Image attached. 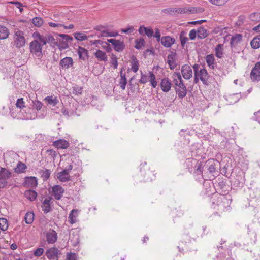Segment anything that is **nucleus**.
<instances>
[{"mask_svg":"<svg viewBox=\"0 0 260 260\" xmlns=\"http://www.w3.org/2000/svg\"><path fill=\"white\" fill-rule=\"evenodd\" d=\"M231 199L224 196L220 195L217 198L213 197L211 207L220 213L229 211L231 209Z\"/></svg>","mask_w":260,"mask_h":260,"instance_id":"1","label":"nucleus"},{"mask_svg":"<svg viewBox=\"0 0 260 260\" xmlns=\"http://www.w3.org/2000/svg\"><path fill=\"white\" fill-rule=\"evenodd\" d=\"M194 71V83H197L200 80L203 84L208 85L209 84V75L207 70L202 68L198 64H194L192 66Z\"/></svg>","mask_w":260,"mask_h":260,"instance_id":"2","label":"nucleus"},{"mask_svg":"<svg viewBox=\"0 0 260 260\" xmlns=\"http://www.w3.org/2000/svg\"><path fill=\"white\" fill-rule=\"evenodd\" d=\"M73 37L64 34H58L56 36V44L59 49L63 50L69 47V44L73 40Z\"/></svg>","mask_w":260,"mask_h":260,"instance_id":"3","label":"nucleus"},{"mask_svg":"<svg viewBox=\"0 0 260 260\" xmlns=\"http://www.w3.org/2000/svg\"><path fill=\"white\" fill-rule=\"evenodd\" d=\"M14 40V44L17 48H20L22 47L25 43L24 34L19 29H16L15 30Z\"/></svg>","mask_w":260,"mask_h":260,"instance_id":"4","label":"nucleus"},{"mask_svg":"<svg viewBox=\"0 0 260 260\" xmlns=\"http://www.w3.org/2000/svg\"><path fill=\"white\" fill-rule=\"evenodd\" d=\"M30 50L35 56L40 57L42 56V45L37 40H34L30 43Z\"/></svg>","mask_w":260,"mask_h":260,"instance_id":"5","label":"nucleus"},{"mask_svg":"<svg viewBox=\"0 0 260 260\" xmlns=\"http://www.w3.org/2000/svg\"><path fill=\"white\" fill-rule=\"evenodd\" d=\"M47 257L49 260H58L61 251L57 248L53 247L48 249L45 253Z\"/></svg>","mask_w":260,"mask_h":260,"instance_id":"6","label":"nucleus"},{"mask_svg":"<svg viewBox=\"0 0 260 260\" xmlns=\"http://www.w3.org/2000/svg\"><path fill=\"white\" fill-rule=\"evenodd\" d=\"M23 116L21 118L25 120H34L37 118H42L43 117V115H38L37 113L34 109L28 108L27 109V111H25L22 114Z\"/></svg>","mask_w":260,"mask_h":260,"instance_id":"7","label":"nucleus"},{"mask_svg":"<svg viewBox=\"0 0 260 260\" xmlns=\"http://www.w3.org/2000/svg\"><path fill=\"white\" fill-rule=\"evenodd\" d=\"M250 78L253 82H258L260 80V62L256 63L252 68L250 74Z\"/></svg>","mask_w":260,"mask_h":260,"instance_id":"8","label":"nucleus"},{"mask_svg":"<svg viewBox=\"0 0 260 260\" xmlns=\"http://www.w3.org/2000/svg\"><path fill=\"white\" fill-rule=\"evenodd\" d=\"M181 75L183 78L189 80L192 77L193 72L191 68L188 64H184L181 69Z\"/></svg>","mask_w":260,"mask_h":260,"instance_id":"9","label":"nucleus"},{"mask_svg":"<svg viewBox=\"0 0 260 260\" xmlns=\"http://www.w3.org/2000/svg\"><path fill=\"white\" fill-rule=\"evenodd\" d=\"M102 26H99L96 28V32L94 36H97L98 38L102 37H115L118 35L117 32H109L108 30H103Z\"/></svg>","mask_w":260,"mask_h":260,"instance_id":"10","label":"nucleus"},{"mask_svg":"<svg viewBox=\"0 0 260 260\" xmlns=\"http://www.w3.org/2000/svg\"><path fill=\"white\" fill-rule=\"evenodd\" d=\"M64 192V189L60 185H56L52 187V193L56 200H60Z\"/></svg>","mask_w":260,"mask_h":260,"instance_id":"11","label":"nucleus"},{"mask_svg":"<svg viewBox=\"0 0 260 260\" xmlns=\"http://www.w3.org/2000/svg\"><path fill=\"white\" fill-rule=\"evenodd\" d=\"M176 94L178 97L180 99H183L187 94V89L186 86L183 82L181 83L178 86L174 87Z\"/></svg>","mask_w":260,"mask_h":260,"instance_id":"12","label":"nucleus"},{"mask_svg":"<svg viewBox=\"0 0 260 260\" xmlns=\"http://www.w3.org/2000/svg\"><path fill=\"white\" fill-rule=\"evenodd\" d=\"M46 237L47 241L49 244H54L57 240V233L52 229H50L47 232Z\"/></svg>","mask_w":260,"mask_h":260,"instance_id":"13","label":"nucleus"},{"mask_svg":"<svg viewBox=\"0 0 260 260\" xmlns=\"http://www.w3.org/2000/svg\"><path fill=\"white\" fill-rule=\"evenodd\" d=\"M161 89L165 92H169L171 88L172 83L170 80L168 78H164L161 79L160 84Z\"/></svg>","mask_w":260,"mask_h":260,"instance_id":"14","label":"nucleus"},{"mask_svg":"<svg viewBox=\"0 0 260 260\" xmlns=\"http://www.w3.org/2000/svg\"><path fill=\"white\" fill-rule=\"evenodd\" d=\"M53 146L57 149H67L70 146V144L68 141L60 139L54 141Z\"/></svg>","mask_w":260,"mask_h":260,"instance_id":"15","label":"nucleus"},{"mask_svg":"<svg viewBox=\"0 0 260 260\" xmlns=\"http://www.w3.org/2000/svg\"><path fill=\"white\" fill-rule=\"evenodd\" d=\"M187 163L191 164V165H194V168H196L195 172L198 174H201L202 173V164L200 161L197 160L193 158H189L187 160Z\"/></svg>","mask_w":260,"mask_h":260,"instance_id":"16","label":"nucleus"},{"mask_svg":"<svg viewBox=\"0 0 260 260\" xmlns=\"http://www.w3.org/2000/svg\"><path fill=\"white\" fill-rule=\"evenodd\" d=\"M139 32L141 35H147L149 38H151L153 36V29L149 27H146L144 26H141L139 28Z\"/></svg>","mask_w":260,"mask_h":260,"instance_id":"17","label":"nucleus"},{"mask_svg":"<svg viewBox=\"0 0 260 260\" xmlns=\"http://www.w3.org/2000/svg\"><path fill=\"white\" fill-rule=\"evenodd\" d=\"M60 66L64 69H69L73 64V60L71 57H66L60 61Z\"/></svg>","mask_w":260,"mask_h":260,"instance_id":"18","label":"nucleus"},{"mask_svg":"<svg viewBox=\"0 0 260 260\" xmlns=\"http://www.w3.org/2000/svg\"><path fill=\"white\" fill-rule=\"evenodd\" d=\"M161 43L166 47H170L175 42V39L170 36L162 37L161 39Z\"/></svg>","mask_w":260,"mask_h":260,"instance_id":"19","label":"nucleus"},{"mask_svg":"<svg viewBox=\"0 0 260 260\" xmlns=\"http://www.w3.org/2000/svg\"><path fill=\"white\" fill-rule=\"evenodd\" d=\"M216 260H234L232 256V252L231 250H227L224 253H220L216 257Z\"/></svg>","mask_w":260,"mask_h":260,"instance_id":"20","label":"nucleus"},{"mask_svg":"<svg viewBox=\"0 0 260 260\" xmlns=\"http://www.w3.org/2000/svg\"><path fill=\"white\" fill-rule=\"evenodd\" d=\"M25 185L30 187H35L38 183L37 178L35 177H27L25 178Z\"/></svg>","mask_w":260,"mask_h":260,"instance_id":"21","label":"nucleus"},{"mask_svg":"<svg viewBox=\"0 0 260 260\" xmlns=\"http://www.w3.org/2000/svg\"><path fill=\"white\" fill-rule=\"evenodd\" d=\"M172 78L174 87L183 82L179 72H174L172 75Z\"/></svg>","mask_w":260,"mask_h":260,"instance_id":"22","label":"nucleus"},{"mask_svg":"<svg viewBox=\"0 0 260 260\" xmlns=\"http://www.w3.org/2000/svg\"><path fill=\"white\" fill-rule=\"evenodd\" d=\"M79 210L78 209H73L69 216V222L73 224L77 222V217L78 216Z\"/></svg>","mask_w":260,"mask_h":260,"instance_id":"23","label":"nucleus"},{"mask_svg":"<svg viewBox=\"0 0 260 260\" xmlns=\"http://www.w3.org/2000/svg\"><path fill=\"white\" fill-rule=\"evenodd\" d=\"M78 54L79 58L83 60L87 59L88 56V50L82 47H79L78 48Z\"/></svg>","mask_w":260,"mask_h":260,"instance_id":"24","label":"nucleus"},{"mask_svg":"<svg viewBox=\"0 0 260 260\" xmlns=\"http://www.w3.org/2000/svg\"><path fill=\"white\" fill-rule=\"evenodd\" d=\"M38 172L43 180L46 181L49 178L51 171L49 169H43L40 170Z\"/></svg>","mask_w":260,"mask_h":260,"instance_id":"25","label":"nucleus"},{"mask_svg":"<svg viewBox=\"0 0 260 260\" xmlns=\"http://www.w3.org/2000/svg\"><path fill=\"white\" fill-rule=\"evenodd\" d=\"M9 30L6 26L0 25V40L7 39L9 35Z\"/></svg>","mask_w":260,"mask_h":260,"instance_id":"26","label":"nucleus"},{"mask_svg":"<svg viewBox=\"0 0 260 260\" xmlns=\"http://www.w3.org/2000/svg\"><path fill=\"white\" fill-rule=\"evenodd\" d=\"M94 55L99 61H106L107 60V56L106 53L100 50H98L94 53Z\"/></svg>","mask_w":260,"mask_h":260,"instance_id":"27","label":"nucleus"},{"mask_svg":"<svg viewBox=\"0 0 260 260\" xmlns=\"http://www.w3.org/2000/svg\"><path fill=\"white\" fill-rule=\"evenodd\" d=\"M174 56H175V53L172 52L167 57V63L171 70L174 69L176 67V63L174 59Z\"/></svg>","mask_w":260,"mask_h":260,"instance_id":"28","label":"nucleus"},{"mask_svg":"<svg viewBox=\"0 0 260 260\" xmlns=\"http://www.w3.org/2000/svg\"><path fill=\"white\" fill-rule=\"evenodd\" d=\"M24 196L30 201H33L36 199L37 193L35 191L29 190L25 191Z\"/></svg>","mask_w":260,"mask_h":260,"instance_id":"29","label":"nucleus"},{"mask_svg":"<svg viewBox=\"0 0 260 260\" xmlns=\"http://www.w3.org/2000/svg\"><path fill=\"white\" fill-rule=\"evenodd\" d=\"M11 176V173L5 168H1L0 171V179H8Z\"/></svg>","mask_w":260,"mask_h":260,"instance_id":"30","label":"nucleus"},{"mask_svg":"<svg viewBox=\"0 0 260 260\" xmlns=\"http://www.w3.org/2000/svg\"><path fill=\"white\" fill-rule=\"evenodd\" d=\"M90 36L93 37V34L87 36L84 32H76L74 34L75 38L79 41L86 40Z\"/></svg>","mask_w":260,"mask_h":260,"instance_id":"31","label":"nucleus"},{"mask_svg":"<svg viewBox=\"0 0 260 260\" xmlns=\"http://www.w3.org/2000/svg\"><path fill=\"white\" fill-rule=\"evenodd\" d=\"M45 101L47 102L48 104L53 106H55L59 102L57 98L54 96H48L45 98Z\"/></svg>","mask_w":260,"mask_h":260,"instance_id":"32","label":"nucleus"},{"mask_svg":"<svg viewBox=\"0 0 260 260\" xmlns=\"http://www.w3.org/2000/svg\"><path fill=\"white\" fill-rule=\"evenodd\" d=\"M206 61L208 66L211 68L214 69L215 67V58L213 54L208 55L206 57Z\"/></svg>","mask_w":260,"mask_h":260,"instance_id":"33","label":"nucleus"},{"mask_svg":"<svg viewBox=\"0 0 260 260\" xmlns=\"http://www.w3.org/2000/svg\"><path fill=\"white\" fill-rule=\"evenodd\" d=\"M31 105V109H34L35 110H37L38 111H40L42 108L43 104L38 100H33L32 101V103Z\"/></svg>","mask_w":260,"mask_h":260,"instance_id":"34","label":"nucleus"},{"mask_svg":"<svg viewBox=\"0 0 260 260\" xmlns=\"http://www.w3.org/2000/svg\"><path fill=\"white\" fill-rule=\"evenodd\" d=\"M218 186L221 189V193L223 194H227L229 192V186L226 185V182L223 180L220 181L218 183Z\"/></svg>","mask_w":260,"mask_h":260,"instance_id":"35","label":"nucleus"},{"mask_svg":"<svg viewBox=\"0 0 260 260\" xmlns=\"http://www.w3.org/2000/svg\"><path fill=\"white\" fill-rule=\"evenodd\" d=\"M251 46L253 49H257L260 47V35L254 38L250 43Z\"/></svg>","mask_w":260,"mask_h":260,"instance_id":"36","label":"nucleus"},{"mask_svg":"<svg viewBox=\"0 0 260 260\" xmlns=\"http://www.w3.org/2000/svg\"><path fill=\"white\" fill-rule=\"evenodd\" d=\"M208 35L207 30L204 27H200L197 31V36L200 39H204Z\"/></svg>","mask_w":260,"mask_h":260,"instance_id":"37","label":"nucleus"},{"mask_svg":"<svg viewBox=\"0 0 260 260\" xmlns=\"http://www.w3.org/2000/svg\"><path fill=\"white\" fill-rule=\"evenodd\" d=\"M223 45L218 44L215 47V55L218 58H221L223 56Z\"/></svg>","mask_w":260,"mask_h":260,"instance_id":"38","label":"nucleus"},{"mask_svg":"<svg viewBox=\"0 0 260 260\" xmlns=\"http://www.w3.org/2000/svg\"><path fill=\"white\" fill-rule=\"evenodd\" d=\"M114 49L115 51L118 52H121L123 51L125 48V45L122 41H118L117 43L114 44L113 46Z\"/></svg>","mask_w":260,"mask_h":260,"instance_id":"39","label":"nucleus"},{"mask_svg":"<svg viewBox=\"0 0 260 260\" xmlns=\"http://www.w3.org/2000/svg\"><path fill=\"white\" fill-rule=\"evenodd\" d=\"M249 19L254 22L260 21V12H254L250 14L249 16Z\"/></svg>","mask_w":260,"mask_h":260,"instance_id":"40","label":"nucleus"},{"mask_svg":"<svg viewBox=\"0 0 260 260\" xmlns=\"http://www.w3.org/2000/svg\"><path fill=\"white\" fill-rule=\"evenodd\" d=\"M131 64H132V67H131L132 70L134 72L136 73L139 69V62H138V60L136 59V58H135L134 57H133L132 58Z\"/></svg>","mask_w":260,"mask_h":260,"instance_id":"41","label":"nucleus"},{"mask_svg":"<svg viewBox=\"0 0 260 260\" xmlns=\"http://www.w3.org/2000/svg\"><path fill=\"white\" fill-rule=\"evenodd\" d=\"M26 168V166L24 163L19 162L15 169V172L17 173H23Z\"/></svg>","mask_w":260,"mask_h":260,"instance_id":"42","label":"nucleus"},{"mask_svg":"<svg viewBox=\"0 0 260 260\" xmlns=\"http://www.w3.org/2000/svg\"><path fill=\"white\" fill-rule=\"evenodd\" d=\"M34 218V214L32 212H28L25 215V221L27 224L32 222Z\"/></svg>","mask_w":260,"mask_h":260,"instance_id":"43","label":"nucleus"},{"mask_svg":"<svg viewBox=\"0 0 260 260\" xmlns=\"http://www.w3.org/2000/svg\"><path fill=\"white\" fill-rule=\"evenodd\" d=\"M8 221L6 219L4 218H0V228L3 231H5L8 229Z\"/></svg>","mask_w":260,"mask_h":260,"instance_id":"44","label":"nucleus"},{"mask_svg":"<svg viewBox=\"0 0 260 260\" xmlns=\"http://www.w3.org/2000/svg\"><path fill=\"white\" fill-rule=\"evenodd\" d=\"M149 74L151 85L153 88H155L157 85V82L156 81L155 76L152 72H150Z\"/></svg>","mask_w":260,"mask_h":260,"instance_id":"45","label":"nucleus"},{"mask_svg":"<svg viewBox=\"0 0 260 260\" xmlns=\"http://www.w3.org/2000/svg\"><path fill=\"white\" fill-rule=\"evenodd\" d=\"M61 172H59L57 173V178L62 182H68L71 180L70 176H65L64 175H61Z\"/></svg>","mask_w":260,"mask_h":260,"instance_id":"46","label":"nucleus"},{"mask_svg":"<svg viewBox=\"0 0 260 260\" xmlns=\"http://www.w3.org/2000/svg\"><path fill=\"white\" fill-rule=\"evenodd\" d=\"M16 106L17 108L19 109L25 108V103L23 98H19L17 100Z\"/></svg>","mask_w":260,"mask_h":260,"instance_id":"47","label":"nucleus"},{"mask_svg":"<svg viewBox=\"0 0 260 260\" xmlns=\"http://www.w3.org/2000/svg\"><path fill=\"white\" fill-rule=\"evenodd\" d=\"M242 40V35L240 34H236L232 37L231 43V44H237Z\"/></svg>","mask_w":260,"mask_h":260,"instance_id":"48","label":"nucleus"},{"mask_svg":"<svg viewBox=\"0 0 260 260\" xmlns=\"http://www.w3.org/2000/svg\"><path fill=\"white\" fill-rule=\"evenodd\" d=\"M145 43V41L143 39H137L135 41V47L137 49H140L144 45Z\"/></svg>","mask_w":260,"mask_h":260,"instance_id":"49","label":"nucleus"},{"mask_svg":"<svg viewBox=\"0 0 260 260\" xmlns=\"http://www.w3.org/2000/svg\"><path fill=\"white\" fill-rule=\"evenodd\" d=\"M32 23L37 27H40L43 23V19L39 17H36L32 19Z\"/></svg>","mask_w":260,"mask_h":260,"instance_id":"50","label":"nucleus"},{"mask_svg":"<svg viewBox=\"0 0 260 260\" xmlns=\"http://www.w3.org/2000/svg\"><path fill=\"white\" fill-rule=\"evenodd\" d=\"M110 63L112 64V66H113V68L114 69H116L117 68V66H118L117 58L116 56L114 54H112V55H111Z\"/></svg>","mask_w":260,"mask_h":260,"instance_id":"51","label":"nucleus"},{"mask_svg":"<svg viewBox=\"0 0 260 260\" xmlns=\"http://www.w3.org/2000/svg\"><path fill=\"white\" fill-rule=\"evenodd\" d=\"M47 43L50 44L51 45H56V38L55 39L53 36L50 35H47Z\"/></svg>","mask_w":260,"mask_h":260,"instance_id":"52","label":"nucleus"},{"mask_svg":"<svg viewBox=\"0 0 260 260\" xmlns=\"http://www.w3.org/2000/svg\"><path fill=\"white\" fill-rule=\"evenodd\" d=\"M73 169V165L72 164L69 165L67 168H66L61 172V175H64L65 176H70L69 173L70 171Z\"/></svg>","mask_w":260,"mask_h":260,"instance_id":"53","label":"nucleus"},{"mask_svg":"<svg viewBox=\"0 0 260 260\" xmlns=\"http://www.w3.org/2000/svg\"><path fill=\"white\" fill-rule=\"evenodd\" d=\"M209 1L214 5L222 6L225 4L228 0H209Z\"/></svg>","mask_w":260,"mask_h":260,"instance_id":"54","label":"nucleus"},{"mask_svg":"<svg viewBox=\"0 0 260 260\" xmlns=\"http://www.w3.org/2000/svg\"><path fill=\"white\" fill-rule=\"evenodd\" d=\"M73 93L76 95H80L82 93L83 88L81 87L76 86L73 87Z\"/></svg>","mask_w":260,"mask_h":260,"instance_id":"55","label":"nucleus"},{"mask_svg":"<svg viewBox=\"0 0 260 260\" xmlns=\"http://www.w3.org/2000/svg\"><path fill=\"white\" fill-rule=\"evenodd\" d=\"M44 252V250L42 248H38L34 251V255L36 257L41 256Z\"/></svg>","mask_w":260,"mask_h":260,"instance_id":"56","label":"nucleus"},{"mask_svg":"<svg viewBox=\"0 0 260 260\" xmlns=\"http://www.w3.org/2000/svg\"><path fill=\"white\" fill-rule=\"evenodd\" d=\"M38 39L40 41V42L42 44V45H44L47 43V35L45 36L40 35V34L38 35Z\"/></svg>","mask_w":260,"mask_h":260,"instance_id":"57","label":"nucleus"},{"mask_svg":"<svg viewBox=\"0 0 260 260\" xmlns=\"http://www.w3.org/2000/svg\"><path fill=\"white\" fill-rule=\"evenodd\" d=\"M134 31V28L133 26H131L128 27L127 28L122 29L121 32L126 34H131Z\"/></svg>","mask_w":260,"mask_h":260,"instance_id":"58","label":"nucleus"},{"mask_svg":"<svg viewBox=\"0 0 260 260\" xmlns=\"http://www.w3.org/2000/svg\"><path fill=\"white\" fill-rule=\"evenodd\" d=\"M90 42L91 43V44H92L93 45H95L96 46L100 45H102L103 47H105V45H108L106 42H104L100 40L91 41Z\"/></svg>","mask_w":260,"mask_h":260,"instance_id":"59","label":"nucleus"},{"mask_svg":"<svg viewBox=\"0 0 260 260\" xmlns=\"http://www.w3.org/2000/svg\"><path fill=\"white\" fill-rule=\"evenodd\" d=\"M66 260H77V256L75 253H69L67 254Z\"/></svg>","mask_w":260,"mask_h":260,"instance_id":"60","label":"nucleus"},{"mask_svg":"<svg viewBox=\"0 0 260 260\" xmlns=\"http://www.w3.org/2000/svg\"><path fill=\"white\" fill-rule=\"evenodd\" d=\"M148 81L147 76L141 73V77L139 81V82L141 84H145Z\"/></svg>","mask_w":260,"mask_h":260,"instance_id":"61","label":"nucleus"},{"mask_svg":"<svg viewBox=\"0 0 260 260\" xmlns=\"http://www.w3.org/2000/svg\"><path fill=\"white\" fill-rule=\"evenodd\" d=\"M160 36H161V34H160V30L158 28H156L155 29V34L154 35L153 34V37L156 38L157 40L158 41H159V40L161 39Z\"/></svg>","mask_w":260,"mask_h":260,"instance_id":"62","label":"nucleus"},{"mask_svg":"<svg viewBox=\"0 0 260 260\" xmlns=\"http://www.w3.org/2000/svg\"><path fill=\"white\" fill-rule=\"evenodd\" d=\"M197 35V31H196L194 29H192L190 31L189 34V37L190 40H194Z\"/></svg>","mask_w":260,"mask_h":260,"instance_id":"63","label":"nucleus"},{"mask_svg":"<svg viewBox=\"0 0 260 260\" xmlns=\"http://www.w3.org/2000/svg\"><path fill=\"white\" fill-rule=\"evenodd\" d=\"M204 9L202 8H191L190 10H189V11L191 13H201L204 11Z\"/></svg>","mask_w":260,"mask_h":260,"instance_id":"64","label":"nucleus"}]
</instances>
